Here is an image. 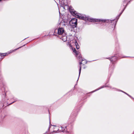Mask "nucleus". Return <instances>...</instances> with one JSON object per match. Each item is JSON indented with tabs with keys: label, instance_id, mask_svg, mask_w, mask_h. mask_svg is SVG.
Instances as JSON below:
<instances>
[{
	"label": "nucleus",
	"instance_id": "f257e3e1",
	"mask_svg": "<svg viewBox=\"0 0 134 134\" xmlns=\"http://www.w3.org/2000/svg\"><path fill=\"white\" fill-rule=\"evenodd\" d=\"M70 12L72 14L76 16L79 19L82 20H88L90 21L94 22L100 21V19L90 18L88 17H86L85 15H78L76 11L72 9H71V10H70Z\"/></svg>",
	"mask_w": 134,
	"mask_h": 134
},
{
	"label": "nucleus",
	"instance_id": "ddd939ff",
	"mask_svg": "<svg viewBox=\"0 0 134 134\" xmlns=\"http://www.w3.org/2000/svg\"><path fill=\"white\" fill-rule=\"evenodd\" d=\"M97 90H95V91H92V93H93V92H94L96 91Z\"/></svg>",
	"mask_w": 134,
	"mask_h": 134
},
{
	"label": "nucleus",
	"instance_id": "f8f14e48",
	"mask_svg": "<svg viewBox=\"0 0 134 134\" xmlns=\"http://www.w3.org/2000/svg\"><path fill=\"white\" fill-rule=\"evenodd\" d=\"M58 131V130L57 131H53V132H54V133H57V131Z\"/></svg>",
	"mask_w": 134,
	"mask_h": 134
},
{
	"label": "nucleus",
	"instance_id": "9b49d317",
	"mask_svg": "<svg viewBox=\"0 0 134 134\" xmlns=\"http://www.w3.org/2000/svg\"><path fill=\"white\" fill-rule=\"evenodd\" d=\"M108 21L107 20H101V22H107V21Z\"/></svg>",
	"mask_w": 134,
	"mask_h": 134
},
{
	"label": "nucleus",
	"instance_id": "9d476101",
	"mask_svg": "<svg viewBox=\"0 0 134 134\" xmlns=\"http://www.w3.org/2000/svg\"><path fill=\"white\" fill-rule=\"evenodd\" d=\"M6 53H0V56H5L6 55Z\"/></svg>",
	"mask_w": 134,
	"mask_h": 134
},
{
	"label": "nucleus",
	"instance_id": "423d86ee",
	"mask_svg": "<svg viewBox=\"0 0 134 134\" xmlns=\"http://www.w3.org/2000/svg\"><path fill=\"white\" fill-rule=\"evenodd\" d=\"M21 47H19L18 48H17V49H15L14 50H11L9 52H8V54H9L10 53H12L13 52H15V51L16 50H17L18 49H19V48H21Z\"/></svg>",
	"mask_w": 134,
	"mask_h": 134
},
{
	"label": "nucleus",
	"instance_id": "0eeeda50",
	"mask_svg": "<svg viewBox=\"0 0 134 134\" xmlns=\"http://www.w3.org/2000/svg\"><path fill=\"white\" fill-rule=\"evenodd\" d=\"M62 130V131L63 132H66V131L67 130L66 129V127H61Z\"/></svg>",
	"mask_w": 134,
	"mask_h": 134
},
{
	"label": "nucleus",
	"instance_id": "39448f33",
	"mask_svg": "<svg viewBox=\"0 0 134 134\" xmlns=\"http://www.w3.org/2000/svg\"><path fill=\"white\" fill-rule=\"evenodd\" d=\"M72 42L74 44V45L76 46V48L77 49H78L79 48V46L76 40H73Z\"/></svg>",
	"mask_w": 134,
	"mask_h": 134
},
{
	"label": "nucleus",
	"instance_id": "2eb2a0df",
	"mask_svg": "<svg viewBox=\"0 0 134 134\" xmlns=\"http://www.w3.org/2000/svg\"><path fill=\"white\" fill-rule=\"evenodd\" d=\"M14 102H12V103H14Z\"/></svg>",
	"mask_w": 134,
	"mask_h": 134
},
{
	"label": "nucleus",
	"instance_id": "1a4fd4ad",
	"mask_svg": "<svg viewBox=\"0 0 134 134\" xmlns=\"http://www.w3.org/2000/svg\"><path fill=\"white\" fill-rule=\"evenodd\" d=\"M63 7L64 9H65L66 8L68 9L69 8V7L67 5H65L64 6H63Z\"/></svg>",
	"mask_w": 134,
	"mask_h": 134
},
{
	"label": "nucleus",
	"instance_id": "7ed1b4c3",
	"mask_svg": "<svg viewBox=\"0 0 134 134\" xmlns=\"http://www.w3.org/2000/svg\"><path fill=\"white\" fill-rule=\"evenodd\" d=\"M79 58L80 60H81V62H80V66L79 67V77L80 76V74L81 73V64H83L87 63V61L85 60H83L82 58V57L81 55H79Z\"/></svg>",
	"mask_w": 134,
	"mask_h": 134
},
{
	"label": "nucleus",
	"instance_id": "f03ea898",
	"mask_svg": "<svg viewBox=\"0 0 134 134\" xmlns=\"http://www.w3.org/2000/svg\"><path fill=\"white\" fill-rule=\"evenodd\" d=\"M61 36L60 38L64 42L66 41L67 40V37L66 34L64 32V30L63 28H59L58 29H55L54 31L55 33H57Z\"/></svg>",
	"mask_w": 134,
	"mask_h": 134
},
{
	"label": "nucleus",
	"instance_id": "6e6552de",
	"mask_svg": "<svg viewBox=\"0 0 134 134\" xmlns=\"http://www.w3.org/2000/svg\"><path fill=\"white\" fill-rule=\"evenodd\" d=\"M72 50L73 52L75 54V55H77L78 54V53L76 51L75 49L74 48V49H73Z\"/></svg>",
	"mask_w": 134,
	"mask_h": 134
},
{
	"label": "nucleus",
	"instance_id": "4468645a",
	"mask_svg": "<svg viewBox=\"0 0 134 134\" xmlns=\"http://www.w3.org/2000/svg\"><path fill=\"white\" fill-rule=\"evenodd\" d=\"M44 134H48V132H46Z\"/></svg>",
	"mask_w": 134,
	"mask_h": 134
},
{
	"label": "nucleus",
	"instance_id": "dca6fc26",
	"mask_svg": "<svg viewBox=\"0 0 134 134\" xmlns=\"http://www.w3.org/2000/svg\"><path fill=\"white\" fill-rule=\"evenodd\" d=\"M2 0H0V1H1Z\"/></svg>",
	"mask_w": 134,
	"mask_h": 134
},
{
	"label": "nucleus",
	"instance_id": "20e7f679",
	"mask_svg": "<svg viewBox=\"0 0 134 134\" xmlns=\"http://www.w3.org/2000/svg\"><path fill=\"white\" fill-rule=\"evenodd\" d=\"M70 24L73 28L76 27L77 24V19L76 18L72 19L70 21Z\"/></svg>",
	"mask_w": 134,
	"mask_h": 134
}]
</instances>
